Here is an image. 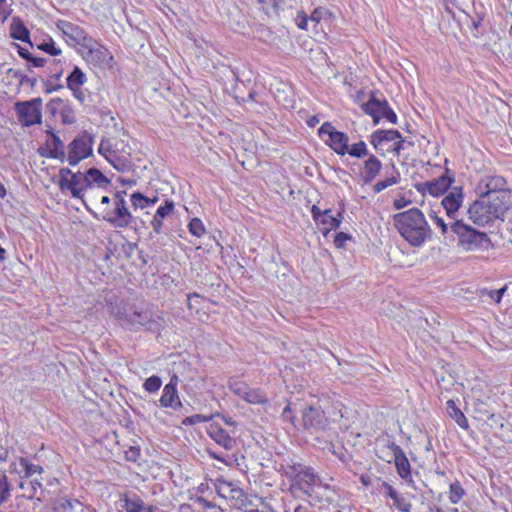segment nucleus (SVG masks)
I'll list each match as a JSON object with an SVG mask.
<instances>
[{
    "label": "nucleus",
    "mask_w": 512,
    "mask_h": 512,
    "mask_svg": "<svg viewBox=\"0 0 512 512\" xmlns=\"http://www.w3.org/2000/svg\"><path fill=\"white\" fill-rule=\"evenodd\" d=\"M453 182V177L441 175L437 179L423 183L422 186L423 189L427 190L432 196H439L444 194Z\"/></svg>",
    "instance_id": "26"
},
{
    "label": "nucleus",
    "mask_w": 512,
    "mask_h": 512,
    "mask_svg": "<svg viewBox=\"0 0 512 512\" xmlns=\"http://www.w3.org/2000/svg\"><path fill=\"white\" fill-rule=\"evenodd\" d=\"M318 134L321 138L325 135L328 139L325 143L333 149L338 155L344 156L348 152L349 138L344 132L337 131L330 122H325L318 130Z\"/></svg>",
    "instance_id": "10"
},
{
    "label": "nucleus",
    "mask_w": 512,
    "mask_h": 512,
    "mask_svg": "<svg viewBox=\"0 0 512 512\" xmlns=\"http://www.w3.org/2000/svg\"><path fill=\"white\" fill-rule=\"evenodd\" d=\"M120 325L133 332L140 330L160 333L165 328V320L161 314L153 313L150 309L131 306L117 313Z\"/></svg>",
    "instance_id": "3"
},
{
    "label": "nucleus",
    "mask_w": 512,
    "mask_h": 512,
    "mask_svg": "<svg viewBox=\"0 0 512 512\" xmlns=\"http://www.w3.org/2000/svg\"><path fill=\"white\" fill-rule=\"evenodd\" d=\"M87 81L85 73L78 66H74L67 76L66 83L68 89L79 88Z\"/></svg>",
    "instance_id": "34"
},
{
    "label": "nucleus",
    "mask_w": 512,
    "mask_h": 512,
    "mask_svg": "<svg viewBox=\"0 0 512 512\" xmlns=\"http://www.w3.org/2000/svg\"><path fill=\"white\" fill-rule=\"evenodd\" d=\"M383 487L386 491V495L392 499H396L399 496V493L387 482H383Z\"/></svg>",
    "instance_id": "61"
},
{
    "label": "nucleus",
    "mask_w": 512,
    "mask_h": 512,
    "mask_svg": "<svg viewBox=\"0 0 512 512\" xmlns=\"http://www.w3.org/2000/svg\"><path fill=\"white\" fill-rule=\"evenodd\" d=\"M217 491L221 497L229 499L235 507L238 506V502L243 501V497L246 494L237 485L226 480H219Z\"/></svg>",
    "instance_id": "22"
},
{
    "label": "nucleus",
    "mask_w": 512,
    "mask_h": 512,
    "mask_svg": "<svg viewBox=\"0 0 512 512\" xmlns=\"http://www.w3.org/2000/svg\"><path fill=\"white\" fill-rule=\"evenodd\" d=\"M429 217L430 219L432 220V222L440 228L441 230V233L443 235L447 234L449 228H450V225H448L445 220L443 219V217H440L436 212L434 211H431V213L429 214Z\"/></svg>",
    "instance_id": "48"
},
{
    "label": "nucleus",
    "mask_w": 512,
    "mask_h": 512,
    "mask_svg": "<svg viewBox=\"0 0 512 512\" xmlns=\"http://www.w3.org/2000/svg\"><path fill=\"white\" fill-rule=\"evenodd\" d=\"M388 448L392 453L399 476L404 480H408L411 477V466L404 451L394 442L389 443Z\"/></svg>",
    "instance_id": "19"
},
{
    "label": "nucleus",
    "mask_w": 512,
    "mask_h": 512,
    "mask_svg": "<svg viewBox=\"0 0 512 512\" xmlns=\"http://www.w3.org/2000/svg\"><path fill=\"white\" fill-rule=\"evenodd\" d=\"M309 17L304 11H300L297 15V26L300 29L307 30Z\"/></svg>",
    "instance_id": "56"
},
{
    "label": "nucleus",
    "mask_w": 512,
    "mask_h": 512,
    "mask_svg": "<svg viewBox=\"0 0 512 512\" xmlns=\"http://www.w3.org/2000/svg\"><path fill=\"white\" fill-rule=\"evenodd\" d=\"M279 471L288 479V490L294 498L310 502L317 489L323 487L320 476L304 464H281Z\"/></svg>",
    "instance_id": "1"
},
{
    "label": "nucleus",
    "mask_w": 512,
    "mask_h": 512,
    "mask_svg": "<svg viewBox=\"0 0 512 512\" xmlns=\"http://www.w3.org/2000/svg\"><path fill=\"white\" fill-rule=\"evenodd\" d=\"M19 465L23 469L24 474L21 476V478H23V479L31 478L35 474L41 475L44 472V469L42 466L31 463L25 457L19 458Z\"/></svg>",
    "instance_id": "35"
},
{
    "label": "nucleus",
    "mask_w": 512,
    "mask_h": 512,
    "mask_svg": "<svg viewBox=\"0 0 512 512\" xmlns=\"http://www.w3.org/2000/svg\"><path fill=\"white\" fill-rule=\"evenodd\" d=\"M302 419L305 428L314 430H325L329 425L328 418L320 406H309L302 412Z\"/></svg>",
    "instance_id": "13"
},
{
    "label": "nucleus",
    "mask_w": 512,
    "mask_h": 512,
    "mask_svg": "<svg viewBox=\"0 0 512 512\" xmlns=\"http://www.w3.org/2000/svg\"><path fill=\"white\" fill-rule=\"evenodd\" d=\"M446 410L448 415L464 430L469 428L468 420L464 413L457 407L453 400L446 402Z\"/></svg>",
    "instance_id": "33"
},
{
    "label": "nucleus",
    "mask_w": 512,
    "mask_h": 512,
    "mask_svg": "<svg viewBox=\"0 0 512 512\" xmlns=\"http://www.w3.org/2000/svg\"><path fill=\"white\" fill-rule=\"evenodd\" d=\"M212 415L206 416L201 414H195L189 417H186L183 419L182 424L183 425H195L198 423H204L208 422L212 419Z\"/></svg>",
    "instance_id": "49"
},
{
    "label": "nucleus",
    "mask_w": 512,
    "mask_h": 512,
    "mask_svg": "<svg viewBox=\"0 0 512 512\" xmlns=\"http://www.w3.org/2000/svg\"><path fill=\"white\" fill-rule=\"evenodd\" d=\"M75 173L72 172L69 168H62L60 169L59 171V188L61 189L64 184H66V182L69 180V178L72 177V175H74Z\"/></svg>",
    "instance_id": "54"
},
{
    "label": "nucleus",
    "mask_w": 512,
    "mask_h": 512,
    "mask_svg": "<svg viewBox=\"0 0 512 512\" xmlns=\"http://www.w3.org/2000/svg\"><path fill=\"white\" fill-rule=\"evenodd\" d=\"M393 221L400 235L413 247H421L432 237V230L423 212L416 207L395 214Z\"/></svg>",
    "instance_id": "2"
},
{
    "label": "nucleus",
    "mask_w": 512,
    "mask_h": 512,
    "mask_svg": "<svg viewBox=\"0 0 512 512\" xmlns=\"http://www.w3.org/2000/svg\"><path fill=\"white\" fill-rule=\"evenodd\" d=\"M207 433L217 444L227 450H231L235 445V440L218 424H210L207 428Z\"/></svg>",
    "instance_id": "25"
},
{
    "label": "nucleus",
    "mask_w": 512,
    "mask_h": 512,
    "mask_svg": "<svg viewBox=\"0 0 512 512\" xmlns=\"http://www.w3.org/2000/svg\"><path fill=\"white\" fill-rule=\"evenodd\" d=\"M344 210L338 212L336 216L332 215L331 209H325L323 211L324 217L320 220L322 233L326 236L331 230L337 229L343 219Z\"/></svg>",
    "instance_id": "30"
},
{
    "label": "nucleus",
    "mask_w": 512,
    "mask_h": 512,
    "mask_svg": "<svg viewBox=\"0 0 512 512\" xmlns=\"http://www.w3.org/2000/svg\"><path fill=\"white\" fill-rule=\"evenodd\" d=\"M407 144L412 145L411 142H407ZM405 145H406V141L401 137L400 139H397L395 141L392 151L395 152L397 155H399L400 152L405 149Z\"/></svg>",
    "instance_id": "59"
},
{
    "label": "nucleus",
    "mask_w": 512,
    "mask_h": 512,
    "mask_svg": "<svg viewBox=\"0 0 512 512\" xmlns=\"http://www.w3.org/2000/svg\"><path fill=\"white\" fill-rule=\"evenodd\" d=\"M94 137L87 131L76 136L68 145L67 161L71 166L88 158L93 152Z\"/></svg>",
    "instance_id": "6"
},
{
    "label": "nucleus",
    "mask_w": 512,
    "mask_h": 512,
    "mask_svg": "<svg viewBox=\"0 0 512 512\" xmlns=\"http://www.w3.org/2000/svg\"><path fill=\"white\" fill-rule=\"evenodd\" d=\"M63 88L61 84H53L50 80L44 82V90L46 93H52L56 90Z\"/></svg>",
    "instance_id": "63"
},
{
    "label": "nucleus",
    "mask_w": 512,
    "mask_h": 512,
    "mask_svg": "<svg viewBox=\"0 0 512 512\" xmlns=\"http://www.w3.org/2000/svg\"><path fill=\"white\" fill-rule=\"evenodd\" d=\"M256 508L253 510V512H275L274 509L265 502L262 498L256 497Z\"/></svg>",
    "instance_id": "53"
},
{
    "label": "nucleus",
    "mask_w": 512,
    "mask_h": 512,
    "mask_svg": "<svg viewBox=\"0 0 512 512\" xmlns=\"http://www.w3.org/2000/svg\"><path fill=\"white\" fill-rule=\"evenodd\" d=\"M177 384L178 376L174 374L169 383L166 384L163 389L162 396L160 398V404L162 407L177 410L182 406L177 392Z\"/></svg>",
    "instance_id": "18"
},
{
    "label": "nucleus",
    "mask_w": 512,
    "mask_h": 512,
    "mask_svg": "<svg viewBox=\"0 0 512 512\" xmlns=\"http://www.w3.org/2000/svg\"><path fill=\"white\" fill-rule=\"evenodd\" d=\"M130 200L134 209H144L154 205L158 201V197L149 198L141 192H134Z\"/></svg>",
    "instance_id": "36"
},
{
    "label": "nucleus",
    "mask_w": 512,
    "mask_h": 512,
    "mask_svg": "<svg viewBox=\"0 0 512 512\" xmlns=\"http://www.w3.org/2000/svg\"><path fill=\"white\" fill-rule=\"evenodd\" d=\"M382 168L381 161L374 155L370 154L363 163V169L360 172V177L365 184L371 183Z\"/></svg>",
    "instance_id": "24"
},
{
    "label": "nucleus",
    "mask_w": 512,
    "mask_h": 512,
    "mask_svg": "<svg viewBox=\"0 0 512 512\" xmlns=\"http://www.w3.org/2000/svg\"><path fill=\"white\" fill-rule=\"evenodd\" d=\"M42 104L40 97L18 101L14 104L17 119L23 127H30L42 123Z\"/></svg>",
    "instance_id": "5"
},
{
    "label": "nucleus",
    "mask_w": 512,
    "mask_h": 512,
    "mask_svg": "<svg viewBox=\"0 0 512 512\" xmlns=\"http://www.w3.org/2000/svg\"><path fill=\"white\" fill-rule=\"evenodd\" d=\"M73 93V96L80 102V103H84L85 102V99H86V95L83 91V89L81 87L79 88H73V89H70Z\"/></svg>",
    "instance_id": "64"
},
{
    "label": "nucleus",
    "mask_w": 512,
    "mask_h": 512,
    "mask_svg": "<svg viewBox=\"0 0 512 512\" xmlns=\"http://www.w3.org/2000/svg\"><path fill=\"white\" fill-rule=\"evenodd\" d=\"M330 16V12L322 7L316 8L310 15L309 20L315 23H319L322 19Z\"/></svg>",
    "instance_id": "51"
},
{
    "label": "nucleus",
    "mask_w": 512,
    "mask_h": 512,
    "mask_svg": "<svg viewBox=\"0 0 512 512\" xmlns=\"http://www.w3.org/2000/svg\"><path fill=\"white\" fill-rule=\"evenodd\" d=\"M482 196L489 200L492 210L501 220H503L506 212L512 208V191H498Z\"/></svg>",
    "instance_id": "15"
},
{
    "label": "nucleus",
    "mask_w": 512,
    "mask_h": 512,
    "mask_svg": "<svg viewBox=\"0 0 512 512\" xmlns=\"http://www.w3.org/2000/svg\"><path fill=\"white\" fill-rule=\"evenodd\" d=\"M124 502V508L127 512H141L144 507L143 500L137 495H133V497L125 495Z\"/></svg>",
    "instance_id": "38"
},
{
    "label": "nucleus",
    "mask_w": 512,
    "mask_h": 512,
    "mask_svg": "<svg viewBox=\"0 0 512 512\" xmlns=\"http://www.w3.org/2000/svg\"><path fill=\"white\" fill-rule=\"evenodd\" d=\"M450 230L457 236L458 246L465 251L488 250L492 246L485 232L476 230L462 219L454 220L450 224Z\"/></svg>",
    "instance_id": "4"
},
{
    "label": "nucleus",
    "mask_w": 512,
    "mask_h": 512,
    "mask_svg": "<svg viewBox=\"0 0 512 512\" xmlns=\"http://www.w3.org/2000/svg\"><path fill=\"white\" fill-rule=\"evenodd\" d=\"M113 206V209L103 212L102 219L114 228L125 229L130 227L135 221V217L130 212L127 202L120 200V203H114Z\"/></svg>",
    "instance_id": "12"
},
{
    "label": "nucleus",
    "mask_w": 512,
    "mask_h": 512,
    "mask_svg": "<svg viewBox=\"0 0 512 512\" xmlns=\"http://www.w3.org/2000/svg\"><path fill=\"white\" fill-rule=\"evenodd\" d=\"M323 211L324 210H321L316 205L312 206V209H311L312 217H313L314 221L317 222L318 224L320 223V220L323 219V217H324Z\"/></svg>",
    "instance_id": "62"
},
{
    "label": "nucleus",
    "mask_w": 512,
    "mask_h": 512,
    "mask_svg": "<svg viewBox=\"0 0 512 512\" xmlns=\"http://www.w3.org/2000/svg\"><path fill=\"white\" fill-rule=\"evenodd\" d=\"M12 10L9 8L6 0H0V18L2 21H5L9 15L11 14Z\"/></svg>",
    "instance_id": "57"
},
{
    "label": "nucleus",
    "mask_w": 512,
    "mask_h": 512,
    "mask_svg": "<svg viewBox=\"0 0 512 512\" xmlns=\"http://www.w3.org/2000/svg\"><path fill=\"white\" fill-rule=\"evenodd\" d=\"M229 389L238 397L249 404L265 405L269 402L268 396L261 388H251L245 382L231 380L228 384Z\"/></svg>",
    "instance_id": "9"
},
{
    "label": "nucleus",
    "mask_w": 512,
    "mask_h": 512,
    "mask_svg": "<svg viewBox=\"0 0 512 512\" xmlns=\"http://www.w3.org/2000/svg\"><path fill=\"white\" fill-rule=\"evenodd\" d=\"M256 497L257 496H248L245 494L243 501L238 502L237 508L243 510L244 512H253V510L256 508Z\"/></svg>",
    "instance_id": "44"
},
{
    "label": "nucleus",
    "mask_w": 512,
    "mask_h": 512,
    "mask_svg": "<svg viewBox=\"0 0 512 512\" xmlns=\"http://www.w3.org/2000/svg\"><path fill=\"white\" fill-rule=\"evenodd\" d=\"M161 385V378L156 375H153L145 380L143 387L146 391L154 393L160 389Z\"/></svg>",
    "instance_id": "43"
},
{
    "label": "nucleus",
    "mask_w": 512,
    "mask_h": 512,
    "mask_svg": "<svg viewBox=\"0 0 512 512\" xmlns=\"http://www.w3.org/2000/svg\"><path fill=\"white\" fill-rule=\"evenodd\" d=\"M506 291V287L500 288L498 290H488V289H482L480 290V296L484 297L487 296L490 299L494 300L496 303H499L502 299L503 294Z\"/></svg>",
    "instance_id": "45"
},
{
    "label": "nucleus",
    "mask_w": 512,
    "mask_h": 512,
    "mask_svg": "<svg viewBox=\"0 0 512 512\" xmlns=\"http://www.w3.org/2000/svg\"><path fill=\"white\" fill-rule=\"evenodd\" d=\"M350 239H351V235L344 233V232H339L335 235L334 244L337 248H342V247H344L345 242Z\"/></svg>",
    "instance_id": "55"
},
{
    "label": "nucleus",
    "mask_w": 512,
    "mask_h": 512,
    "mask_svg": "<svg viewBox=\"0 0 512 512\" xmlns=\"http://www.w3.org/2000/svg\"><path fill=\"white\" fill-rule=\"evenodd\" d=\"M464 494H465V491H464V489H463V487H462V485L460 484L459 481H455L454 483L450 484V487H449V500L453 504L458 503L462 499Z\"/></svg>",
    "instance_id": "42"
},
{
    "label": "nucleus",
    "mask_w": 512,
    "mask_h": 512,
    "mask_svg": "<svg viewBox=\"0 0 512 512\" xmlns=\"http://www.w3.org/2000/svg\"><path fill=\"white\" fill-rule=\"evenodd\" d=\"M46 107L52 115H55L56 112L59 110L61 121L63 124L71 125L76 122L75 112L73 108L68 104H63L62 99H51L47 103Z\"/></svg>",
    "instance_id": "21"
},
{
    "label": "nucleus",
    "mask_w": 512,
    "mask_h": 512,
    "mask_svg": "<svg viewBox=\"0 0 512 512\" xmlns=\"http://www.w3.org/2000/svg\"><path fill=\"white\" fill-rule=\"evenodd\" d=\"M106 160L119 172L125 173L129 172L133 169V162L131 161L129 155H118L113 150H108V155L106 156Z\"/></svg>",
    "instance_id": "28"
},
{
    "label": "nucleus",
    "mask_w": 512,
    "mask_h": 512,
    "mask_svg": "<svg viewBox=\"0 0 512 512\" xmlns=\"http://www.w3.org/2000/svg\"><path fill=\"white\" fill-rule=\"evenodd\" d=\"M47 133L50 135V139L47 140V148L39 149V154L43 157L59 159L61 162H64L67 155L63 141L54 132L48 131Z\"/></svg>",
    "instance_id": "17"
},
{
    "label": "nucleus",
    "mask_w": 512,
    "mask_h": 512,
    "mask_svg": "<svg viewBox=\"0 0 512 512\" xmlns=\"http://www.w3.org/2000/svg\"><path fill=\"white\" fill-rule=\"evenodd\" d=\"M84 175L85 179L83 181L86 183L87 188H91L93 185L105 187L110 184V180L95 167L88 169Z\"/></svg>",
    "instance_id": "31"
},
{
    "label": "nucleus",
    "mask_w": 512,
    "mask_h": 512,
    "mask_svg": "<svg viewBox=\"0 0 512 512\" xmlns=\"http://www.w3.org/2000/svg\"><path fill=\"white\" fill-rule=\"evenodd\" d=\"M188 227L191 234H193L196 237H201L205 232L204 225L199 218H193L189 222Z\"/></svg>",
    "instance_id": "46"
},
{
    "label": "nucleus",
    "mask_w": 512,
    "mask_h": 512,
    "mask_svg": "<svg viewBox=\"0 0 512 512\" xmlns=\"http://www.w3.org/2000/svg\"><path fill=\"white\" fill-rule=\"evenodd\" d=\"M11 485L4 472L0 471V505L7 502L11 496Z\"/></svg>",
    "instance_id": "40"
},
{
    "label": "nucleus",
    "mask_w": 512,
    "mask_h": 512,
    "mask_svg": "<svg viewBox=\"0 0 512 512\" xmlns=\"http://www.w3.org/2000/svg\"><path fill=\"white\" fill-rule=\"evenodd\" d=\"M54 512H73V504L68 499H61L55 503Z\"/></svg>",
    "instance_id": "52"
},
{
    "label": "nucleus",
    "mask_w": 512,
    "mask_h": 512,
    "mask_svg": "<svg viewBox=\"0 0 512 512\" xmlns=\"http://www.w3.org/2000/svg\"><path fill=\"white\" fill-rule=\"evenodd\" d=\"M489 203V200L479 195L478 199L469 206L467 213L475 225L485 227L499 219Z\"/></svg>",
    "instance_id": "7"
},
{
    "label": "nucleus",
    "mask_w": 512,
    "mask_h": 512,
    "mask_svg": "<svg viewBox=\"0 0 512 512\" xmlns=\"http://www.w3.org/2000/svg\"><path fill=\"white\" fill-rule=\"evenodd\" d=\"M347 154L359 159L370 155L364 141H359L351 145V147H348Z\"/></svg>",
    "instance_id": "41"
},
{
    "label": "nucleus",
    "mask_w": 512,
    "mask_h": 512,
    "mask_svg": "<svg viewBox=\"0 0 512 512\" xmlns=\"http://www.w3.org/2000/svg\"><path fill=\"white\" fill-rule=\"evenodd\" d=\"M401 138V133L398 130H382L378 129L370 135V143L377 152L382 156L385 155V145L388 142L396 141Z\"/></svg>",
    "instance_id": "20"
},
{
    "label": "nucleus",
    "mask_w": 512,
    "mask_h": 512,
    "mask_svg": "<svg viewBox=\"0 0 512 512\" xmlns=\"http://www.w3.org/2000/svg\"><path fill=\"white\" fill-rule=\"evenodd\" d=\"M393 168V173L391 174V176H388L386 177L384 180H381V181H378L375 185H374V192L375 193H380L381 191H383L384 189L392 186V185H395L399 182L400 180V173L395 170V166L393 165L392 166Z\"/></svg>",
    "instance_id": "37"
},
{
    "label": "nucleus",
    "mask_w": 512,
    "mask_h": 512,
    "mask_svg": "<svg viewBox=\"0 0 512 512\" xmlns=\"http://www.w3.org/2000/svg\"><path fill=\"white\" fill-rule=\"evenodd\" d=\"M174 209V202L172 200H165L164 205H161L156 210L151 221L152 228L155 233H162L163 219L167 217Z\"/></svg>",
    "instance_id": "29"
},
{
    "label": "nucleus",
    "mask_w": 512,
    "mask_h": 512,
    "mask_svg": "<svg viewBox=\"0 0 512 512\" xmlns=\"http://www.w3.org/2000/svg\"><path fill=\"white\" fill-rule=\"evenodd\" d=\"M393 506L402 512H408L411 508V503L406 497L399 494V496L393 500Z\"/></svg>",
    "instance_id": "50"
},
{
    "label": "nucleus",
    "mask_w": 512,
    "mask_h": 512,
    "mask_svg": "<svg viewBox=\"0 0 512 512\" xmlns=\"http://www.w3.org/2000/svg\"><path fill=\"white\" fill-rule=\"evenodd\" d=\"M10 36L13 39L30 43V32L19 17H13L12 19Z\"/></svg>",
    "instance_id": "32"
},
{
    "label": "nucleus",
    "mask_w": 512,
    "mask_h": 512,
    "mask_svg": "<svg viewBox=\"0 0 512 512\" xmlns=\"http://www.w3.org/2000/svg\"><path fill=\"white\" fill-rule=\"evenodd\" d=\"M38 49L52 55L57 56L61 54V50L55 46L54 41L50 38L38 45Z\"/></svg>",
    "instance_id": "47"
},
{
    "label": "nucleus",
    "mask_w": 512,
    "mask_h": 512,
    "mask_svg": "<svg viewBox=\"0 0 512 512\" xmlns=\"http://www.w3.org/2000/svg\"><path fill=\"white\" fill-rule=\"evenodd\" d=\"M42 478L41 479H33L29 482L22 481L20 483V488L26 491V497L29 499H33L36 495L38 489L42 488Z\"/></svg>",
    "instance_id": "39"
},
{
    "label": "nucleus",
    "mask_w": 512,
    "mask_h": 512,
    "mask_svg": "<svg viewBox=\"0 0 512 512\" xmlns=\"http://www.w3.org/2000/svg\"><path fill=\"white\" fill-rule=\"evenodd\" d=\"M56 26L67 38V42L70 40L73 44L81 45L82 47L86 45L88 41L91 42V37L87 36L84 29L76 24L59 20Z\"/></svg>",
    "instance_id": "14"
},
{
    "label": "nucleus",
    "mask_w": 512,
    "mask_h": 512,
    "mask_svg": "<svg viewBox=\"0 0 512 512\" xmlns=\"http://www.w3.org/2000/svg\"><path fill=\"white\" fill-rule=\"evenodd\" d=\"M36 83H37V78H35V77L30 78L25 74H23V76H21V79L19 80V84L21 86L28 85L30 88H34Z\"/></svg>",
    "instance_id": "58"
},
{
    "label": "nucleus",
    "mask_w": 512,
    "mask_h": 512,
    "mask_svg": "<svg viewBox=\"0 0 512 512\" xmlns=\"http://www.w3.org/2000/svg\"><path fill=\"white\" fill-rule=\"evenodd\" d=\"M84 173L76 172L61 188L62 191L69 190L73 198L81 199L83 201V192L87 189Z\"/></svg>",
    "instance_id": "27"
},
{
    "label": "nucleus",
    "mask_w": 512,
    "mask_h": 512,
    "mask_svg": "<svg viewBox=\"0 0 512 512\" xmlns=\"http://www.w3.org/2000/svg\"><path fill=\"white\" fill-rule=\"evenodd\" d=\"M506 186L507 182L504 177L488 175L481 178L477 184L476 191L479 195L492 194L498 191H511Z\"/></svg>",
    "instance_id": "16"
},
{
    "label": "nucleus",
    "mask_w": 512,
    "mask_h": 512,
    "mask_svg": "<svg viewBox=\"0 0 512 512\" xmlns=\"http://www.w3.org/2000/svg\"><path fill=\"white\" fill-rule=\"evenodd\" d=\"M363 111L373 118V123L377 125L382 118L387 119L390 123H397V115L390 108L386 99L379 100L374 94L371 95L370 99L362 104Z\"/></svg>",
    "instance_id": "8"
},
{
    "label": "nucleus",
    "mask_w": 512,
    "mask_h": 512,
    "mask_svg": "<svg viewBox=\"0 0 512 512\" xmlns=\"http://www.w3.org/2000/svg\"><path fill=\"white\" fill-rule=\"evenodd\" d=\"M140 455V449L137 447H130L126 452V459L135 462Z\"/></svg>",
    "instance_id": "60"
},
{
    "label": "nucleus",
    "mask_w": 512,
    "mask_h": 512,
    "mask_svg": "<svg viewBox=\"0 0 512 512\" xmlns=\"http://www.w3.org/2000/svg\"><path fill=\"white\" fill-rule=\"evenodd\" d=\"M83 47L87 49L84 58L89 64L103 69L112 67V54L106 47L99 44L92 37L91 42L88 41Z\"/></svg>",
    "instance_id": "11"
},
{
    "label": "nucleus",
    "mask_w": 512,
    "mask_h": 512,
    "mask_svg": "<svg viewBox=\"0 0 512 512\" xmlns=\"http://www.w3.org/2000/svg\"><path fill=\"white\" fill-rule=\"evenodd\" d=\"M463 202V194L461 188H453L444 198L442 199V206L446 211L448 217L455 219V215L458 212Z\"/></svg>",
    "instance_id": "23"
}]
</instances>
